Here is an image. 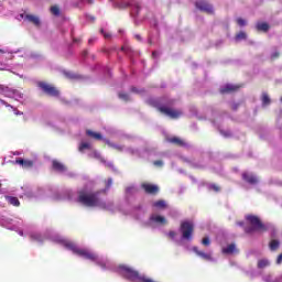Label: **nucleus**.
<instances>
[{"label": "nucleus", "instance_id": "f257e3e1", "mask_svg": "<svg viewBox=\"0 0 282 282\" xmlns=\"http://www.w3.org/2000/svg\"><path fill=\"white\" fill-rule=\"evenodd\" d=\"M149 105L154 107L160 111V113H164V116H169L172 120H177L182 116V111L175 110L173 105H175V99H166V97H162L160 99H149Z\"/></svg>", "mask_w": 282, "mask_h": 282}, {"label": "nucleus", "instance_id": "f03ea898", "mask_svg": "<svg viewBox=\"0 0 282 282\" xmlns=\"http://www.w3.org/2000/svg\"><path fill=\"white\" fill-rule=\"evenodd\" d=\"M99 195L100 192H79L78 202L79 204H83L84 206H88L90 208L98 206L99 208H102V210H109V206H107V203L100 200V197H98Z\"/></svg>", "mask_w": 282, "mask_h": 282}, {"label": "nucleus", "instance_id": "7ed1b4c3", "mask_svg": "<svg viewBox=\"0 0 282 282\" xmlns=\"http://www.w3.org/2000/svg\"><path fill=\"white\" fill-rule=\"evenodd\" d=\"M247 221L250 224L251 227H245V232L247 235H252L256 230H261L262 232H267L268 227L263 225L259 216L256 215H247Z\"/></svg>", "mask_w": 282, "mask_h": 282}, {"label": "nucleus", "instance_id": "20e7f679", "mask_svg": "<svg viewBox=\"0 0 282 282\" xmlns=\"http://www.w3.org/2000/svg\"><path fill=\"white\" fill-rule=\"evenodd\" d=\"M65 246L66 248H68V250H72V252L78 254V257L87 259L88 261H96V259H98V256H96V253H91L87 249H79L78 247H76V245H74V242H66Z\"/></svg>", "mask_w": 282, "mask_h": 282}, {"label": "nucleus", "instance_id": "39448f33", "mask_svg": "<svg viewBox=\"0 0 282 282\" xmlns=\"http://www.w3.org/2000/svg\"><path fill=\"white\" fill-rule=\"evenodd\" d=\"M180 230L182 234V239L191 241V239H193V232H195V225L193 221L184 220L181 223Z\"/></svg>", "mask_w": 282, "mask_h": 282}, {"label": "nucleus", "instance_id": "423d86ee", "mask_svg": "<svg viewBox=\"0 0 282 282\" xmlns=\"http://www.w3.org/2000/svg\"><path fill=\"white\" fill-rule=\"evenodd\" d=\"M39 87H41V89H42V91H44V94H46L47 96H52L53 98L58 97L61 94L58 91V89H56V87H54L45 82H40Z\"/></svg>", "mask_w": 282, "mask_h": 282}, {"label": "nucleus", "instance_id": "0eeeda50", "mask_svg": "<svg viewBox=\"0 0 282 282\" xmlns=\"http://www.w3.org/2000/svg\"><path fill=\"white\" fill-rule=\"evenodd\" d=\"M195 7L197 10H200V12H205L206 14H215V9H213V6L206 0L196 1Z\"/></svg>", "mask_w": 282, "mask_h": 282}, {"label": "nucleus", "instance_id": "6e6552de", "mask_svg": "<svg viewBox=\"0 0 282 282\" xmlns=\"http://www.w3.org/2000/svg\"><path fill=\"white\" fill-rule=\"evenodd\" d=\"M166 142H169L170 144H174V147H181L183 149H188V143L180 137L167 138Z\"/></svg>", "mask_w": 282, "mask_h": 282}, {"label": "nucleus", "instance_id": "1a4fd4ad", "mask_svg": "<svg viewBox=\"0 0 282 282\" xmlns=\"http://www.w3.org/2000/svg\"><path fill=\"white\" fill-rule=\"evenodd\" d=\"M141 188H143V191L148 195H158V193H160V187H158V185L150 184V183H143L141 185Z\"/></svg>", "mask_w": 282, "mask_h": 282}, {"label": "nucleus", "instance_id": "9d476101", "mask_svg": "<svg viewBox=\"0 0 282 282\" xmlns=\"http://www.w3.org/2000/svg\"><path fill=\"white\" fill-rule=\"evenodd\" d=\"M241 86L227 84L223 88H220V94H235V91H239Z\"/></svg>", "mask_w": 282, "mask_h": 282}, {"label": "nucleus", "instance_id": "9b49d317", "mask_svg": "<svg viewBox=\"0 0 282 282\" xmlns=\"http://www.w3.org/2000/svg\"><path fill=\"white\" fill-rule=\"evenodd\" d=\"M242 180L243 182H247V184H251V185H254L259 182V180H257V176L248 172L242 173Z\"/></svg>", "mask_w": 282, "mask_h": 282}, {"label": "nucleus", "instance_id": "f8f14e48", "mask_svg": "<svg viewBox=\"0 0 282 282\" xmlns=\"http://www.w3.org/2000/svg\"><path fill=\"white\" fill-rule=\"evenodd\" d=\"M15 164H20L22 169H32L34 166V161L32 160H23L21 158L15 160Z\"/></svg>", "mask_w": 282, "mask_h": 282}, {"label": "nucleus", "instance_id": "ddd939ff", "mask_svg": "<svg viewBox=\"0 0 282 282\" xmlns=\"http://www.w3.org/2000/svg\"><path fill=\"white\" fill-rule=\"evenodd\" d=\"M193 251L195 254H197V257H200V259H204L205 261H213V256H210V253L200 251L197 247H194Z\"/></svg>", "mask_w": 282, "mask_h": 282}, {"label": "nucleus", "instance_id": "4468645a", "mask_svg": "<svg viewBox=\"0 0 282 282\" xmlns=\"http://www.w3.org/2000/svg\"><path fill=\"white\" fill-rule=\"evenodd\" d=\"M238 254L239 249H237V246L235 243L228 245L226 248L223 249L224 254Z\"/></svg>", "mask_w": 282, "mask_h": 282}, {"label": "nucleus", "instance_id": "2eb2a0df", "mask_svg": "<svg viewBox=\"0 0 282 282\" xmlns=\"http://www.w3.org/2000/svg\"><path fill=\"white\" fill-rule=\"evenodd\" d=\"M52 166H53L54 171H58V173H65V171L67 170L65 167V165H63V163H61L58 161H53Z\"/></svg>", "mask_w": 282, "mask_h": 282}, {"label": "nucleus", "instance_id": "dca6fc26", "mask_svg": "<svg viewBox=\"0 0 282 282\" xmlns=\"http://www.w3.org/2000/svg\"><path fill=\"white\" fill-rule=\"evenodd\" d=\"M150 221H154V224H166V218L164 216H160V215H152L150 217Z\"/></svg>", "mask_w": 282, "mask_h": 282}, {"label": "nucleus", "instance_id": "f3484780", "mask_svg": "<svg viewBox=\"0 0 282 282\" xmlns=\"http://www.w3.org/2000/svg\"><path fill=\"white\" fill-rule=\"evenodd\" d=\"M281 247V241H279L278 239H272L269 242V249L271 250V252H276V250Z\"/></svg>", "mask_w": 282, "mask_h": 282}, {"label": "nucleus", "instance_id": "a211bd4d", "mask_svg": "<svg viewBox=\"0 0 282 282\" xmlns=\"http://www.w3.org/2000/svg\"><path fill=\"white\" fill-rule=\"evenodd\" d=\"M25 19H28L30 21V23H33V25H36V28H39V25H41V20L36 15L26 14Z\"/></svg>", "mask_w": 282, "mask_h": 282}, {"label": "nucleus", "instance_id": "6ab92c4d", "mask_svg": "<svg viewBox=\"0 0 282 282\" xmlns=\"http://www.w3.org/2000/svg\"><path fill=\"white\" fill-rule=\"evenodd\" d=\"M258 32H268L270 30V25L265 22H260L256 25Z\"/></svg>", "mask_w": 282, "mask_h": 282}, {"label": "nucleus", "instance_id": "aec40b11", "mask_svg": "<svg viewBox=\"0 0 282 282\" xmlns=\"http://www.w3.org/2000/svg\"><path fill=\"white\" fill-rule=\"evenodd\" d=\"M6 199L9 204H11V206H21V202H19L18 197L7 196Z\"/></svg>", "mask_w": 282, "mask_h": 282}, {"label": "nucleus", "instance_id": "412c9836", "mask_svg": "<svg viewBox=\"0 0 282 282\" xmlns=\"http://www.w3.org/2000/svg\"><path fill=\"white\" fill-rule=\"evenodd\" d=\"M86 134L89 137V138H94V140H102V134H100V132H94L91 130H87L86 131Z\"/></svg>", "mask_w": 282, "mask_h": 282}, {"label": "nucleus", "instance_id": "4be33fe9", "mask_svg": "<svg viewBox=\"0 0 282 282\" xmlns=\"http://www.w3.org/2000/svg\"><path fill=\"white\" fill-rule=\"evenodd\" d=\"M106 144L110 147V149H115L116 151L122 152L124 151V145H118L116 143H111V141L107 140Z\"/></svg>", "mask_w": 282, "mask_h": 282}, {"label": "nucleus", "instance_id": "5701e85b", "mask_svg": "<svg viewBox=\"0 0 282 282\" xmlns=\"http://www.w3.org/2000/svg\"><path fill=\"white\" fill-rule=\"evenodd\" d=\"M269 265H270V260H268V259L258 260L259 270H263L264 268H268Z\"/></svg>", "mask_w": 282, "mask_h": 282}, {"label": "nucleus", "instance_id": "b1692460", "mask_svg": "<svg viewBox=\"0 0 282 282\" xmlns=\"http://www.w3.org/2000/svg\"><path fill=\"white\" fill-rule=\"evenodd\" d=\"M236 41H246L248 39V35L246 32L240 31L238 34L235 36Z\"/></svg>", "mask_w": 282, "mask_h": 282}, {"label": "nucleus", "instance_id": "393cba45", "mask_svg": "<svg viewBox=\"0 0 282 282\" xmlns=\"http://www.w3.org/2000/svg\"><path fill=\"white\" fill-rule=\"evenodd\" d=\"M51 13L53 17H61V8L58 6L51 7Z\"/></svg>", "mask_w": 282, "mask_h": 282}, {"label": "nucleus", "instance_id": "a878e982", "mask_svg": "<svg viewBox=\"0 0 282 282\" xmlns=\"http://www.w3.org/2000/svg\"><path fill=\"white\" fill-rule=\"evenodd\" d=\"M261 100H262V105H264V106H268V105H270V102H271L270 96H268L267 93H263V94H262Z\"/></svg>", "mask_w": 282, "mask_h": 282}, {"label": "nucleus", "instance_id": "bb28decb", "mask_svg": "<svg viewBox=\"0 0 282 282\" xmlns=\"http://www.w3.org/2000/svg\"><path fill=\"white\" fill-rule=\"evenodd\" d=\"M154 208H166V202L164 200H156L153 203Z\"/></svg>", "mask_w": 282, "mask_h": 282}, {"label": "nucleus", "instance_id": "cd10ccee", "mask_svg": "<svg viewBox=\"0 0 282 282\" xmlns=\"http://www.w3.org/2000/svg\"><path fill=\"white\" fill-rule=\"evenodd\" d=\"M87 149H91V145L87 142H82L79 144L78 151H80V153H83V151L87 150Z\"/></svg>", "mask_w": 282, "mask_h": 282}, {"label": "nucleus", "instance_id": "c85d7f7f", "mask_svg": "<svg viewBox=\"0 0 282 282\" xmlns=\"http://www.w3.org/2000/svg\"><path fill=\"white\" fill-rule=\"evenodd\" d=\"M209 191H214L215 193H219L221 191V187L217 184L209 185Z\"/></svg>", "mask_w": 282, "mask_h": 282}, {"label": "nucleus", "instance_id": "c756f323", "mask_svg": "<svg viewBox=\"0 0 282 282\" xmlns=\"http://www.w3.org/2000/svg\"><path fill=\"white\" fill-rule=\"evenodd\" d=\"M236 23H237V25H239L240 28H243V25H246V20L243 19V18H238L237 20H236Z\"/></svg>", "mask_w": 282, "mask_h": 282}, {"label": "nucleus", "instance_id": "7c9ffc66", "mask_svg": "<svg viewBox=\"0 0 282 282\" xmlns=\"http://www.w3.org/2000/svg\"><path fill=\"white\" fill-rule=\"evenodd\" d=\"M119 98L127 102V101H129V94H127V93H119Z\"/></svg>", "mask_w": 282, "mask_h": 282}, {"label": "nucleus", "instance_id": "2f4dec72", "mask_svg": "<svg viewBox=\"0 0 282 282\" xmlns=\"http://www.w3.org/2000/svg\"><path fill=\"white\" fill-rule=\"evenodd\" d=\"M111 184H113V180L112 178H108L106 181V191H109V188H111Z\"/></svg>", "mask_w": 282, "mask_h": 282}, {"label": "nucleus", "instance_id": "473e14b6", "mask_svg": "<svg viewBox=\"0 0 282 282\" xmlns=\"http://www.w3.org/2000/svg\"><path fill=\"white\" fill-rule=\"evenodd\" d=\"M167 237H169V239H175V237H177V232H175L174 230H171V231H169V234H167Z\"/></svg>", "mask_w": 282, "mask_h": 282}, {"label": "nucleus", "instance_id": "72a5a7b5", "mask_svg": "<svg viewBox=\"0 0 282 282\" xmlns=\"http://www.w3.org/2000/svg\"><path fill=\"white\" fill-rule=\"evenodd\" d=\"M202 243L203 246H210V238L208 237L203 238Z\"/></svg>", "mask_w": 282, "mask_h": 282}, {"label": "nucleus", "instance_id": "f704fd0d", "mask_svg": "<svg viewBox=\"0 0 282 282\" xmlns=\"http://www.w3.org/2000/svg\"><path fill=\"white\" fill-rule=\"evenodd\" d=\"M279 56H280V53H279V52H275V53H273V54L271 55V59H272V61H275V58H279Z\"/></svg>", "mask_w": 282, "mask_h": 282}, {"label": "nucleus", "instance_id": "c9c22d12", "mask_svg": "<svg viewBox=\"0 0 282 282\" xmlns=\"http://www.w3.org/2000/svg\"><path fill=\"white\" fill-rule=\"evenodd\" d=\"M64 75L66 76V78H76V76L72 73L64 72Z\"/></svg>", "mask_w": 282, "mask_h": 282}, {"label": "nucleus", "instance_id": "e433bc0d", "mask_svg": "<svg viewBox=\"0 0 282 282\" xmlns=\"http://www.w3.org/2000/svg\"><path fill=\"white\" fill-rule=\"evenodd\" d=\"M281 263H282V253H280V254L278 256V259H276V264H278V265H281Z\"/></svg>", "mask_w": 282, "mask_h": 282}, {"label": "nucleus", "instance_id": "4c0bfd02", "mask_svg": "<svg viewBox=\"0 0 282 282\" xmlns=\"http://www.w3.org/2000/svg\"><path fill=\"white\" fill-rule=\"evenodd\" d=\"M163 162L162 161H154V166H163Z\"/></svg>", "mask_w": 282, "mask_h": 282}, {"label": "nucleus", "instance_id": "58836bf2", "mask_svg": "<svg viewBox=\"0 0 282 282\" xmlns=\"http://www.w3.org/2000/svg\"><path fill=\"white\" fill-rule=\"evenodd\" d=\"M131 91L132 94H140V90H138V88L135 87H131Z\"/></svg>", "mask_w": 282, "mask_h": 282}, {"label": "nucleus", "instance_id": "ea45409f", "mask_svg": "<svg viewBox=\"0 0 282 282\" xmlns=\"http://www.w3.org/2000/svg\"><path fill=\"white\" fill-rule=\"evenodd\" d=\"M104 39H111V34H109V33H104Z\"/></svg>", "mask_w": 282, "mask_h": 282}, {"label": "nucleus", "instance_id": "a19ab883", "mask_svg": "<svg viewBox=\"0 0 282 282\" xmlns=\"http://www.w3.org/2000/svg\"><path fill=\"white\" fill-rule=\"evenodd\" d=\"M74 43H80V39H73Z\"/></svg>", "mask_w": 282, "mask_h": 282}, {"label": "nucleus", "instance_id": "79ce46f5", "mask_svg": "<svg viewBox=\"0 0 282 282\" xmlns=\"http://www.w3.org/2000/svg\"><path fill=\"white\" fill-rule=\"evenodd\" d=\"M88 43H89V45H91L94 43V39H89Z\"/></svg>", "mask_w": 282, "mask_h": 282}, {"label": "nucleus", "instance_id": "37998d69", "mask_svg": "<svg viewBox=\"0 0 282 282\" xmlns=\"http://www.w3.org/2000/svg\"><path fill=\"white\" fill-rule=\"evenodd\" d=\"M237 226H243V221H238Z\"/></svg>", "mask_w": 282, "mask_h": 282}, {"label": "nucleus", "instance_id": "c03bdc74", "mask_svg": "<svg viewBox=\"0 0 282 282\" xmlns=\"http://www.w3.org/2000/svg\"><path fill=\"white\" fill-rule=\"evenodd\" d=\"M100 33H101V34H105V29H100Z\"/></svg>", "mask_w": 282, "mask_h": 282}, {"label": "nucleus", "instance_id": "a18cd8bd", "mask_svg": "<svg viewBox=\"0 0 282 282\" xmlns=\"http://www.w3.org/2000/svg\"><path fill=\"white\" fill-rule=\"evenodd\" d=\"M0 54H6V51L0 48Z\"/></svg>", "mask_w": 282, "mask_h": 282}, {"label": "nucleus", "instance_id": "49530a36", "mask_svg": "<svg viewBox=\"0 0 282 282\" xmlns=\"http://www.w3.org/2000/svg\"><path fill=\"white\" fill-rule=\"evenodd\" d=\"M135 39H137L138 41H140L141 37H140V35H135Z\"/></svg>", "mask_w": 282, "mask_h": 282}, {"label": "nucleus", "instance_id": "de8ad7c7", "mask_svg": "<svg viewBox=\"0 0 282 282\" xmlns=\"http://www.w3.org/2000/svg\"><path fill=\"white\" fill-rule=\"evenodd\" d=\"M156 55H158V52H153V53H152V56H156Z\"/></svg>", "mask_w": 282, "mask_h": 282}, {"label": "nucleus", "instance_id": "09e8293b", "mask_svg": "<svg viewBox=\"0 0 282 282\" xmlns=\"http://www.w3.org/2000/svg\"><path fill=\"white\" fill-rule=\"evenodd\" d=\"M108 206H109V207L113 206V203H109Z\"/></svg>", "mask_w": 282, "mask_h": 282}, {"label": "nucleus", "instance_id": "8fccbe9b", "mask_svg": "<svg viewBox=\"0 0 282 282\" xmlns=\"http://www.w3.org/2000/svg\"><path fill=\"white\" fill-rule=\"evenodd\" d=\"M228 135H230V133H225V137L228 138Z\"/></svg>", "mask_w": 282, "mask_h": 282}, {"label": "nucleus", "instance_id": "3c124183", "mask_svg": "<svg viewBox=\"0 0 282 282\" xmlns=\"http://www.w3.org/2000/svg\"><path fill=\"white\" fill-rule=\"evenodd\" d=\"M280 100H281V102H282V97H281V99H280Z\"/></svg>", "mask_w": 282, "mask_h": 282}, {"label": "nucleus", "instance_id": "603ef678", "mask_svg": "<svg viewBox=\"0 0 282 282\" xmlns=\"http://www.w3.org/2000/svg\"><path fill=\"white\" fill-rule=\"evenodd\" d=\"M0 188H1V183H0Z\"/></svg>", "mask_w": 282, "mask_h": 282}]
</instances>
